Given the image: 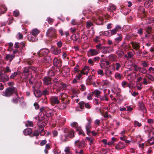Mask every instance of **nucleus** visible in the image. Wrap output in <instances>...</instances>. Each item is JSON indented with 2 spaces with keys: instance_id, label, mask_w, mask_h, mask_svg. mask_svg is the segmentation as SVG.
I'll return each instance as SVG.
<instances>
[{
  "instance_id": "nucleus-5",
  "label": "nucleus",
  "mask_w": 154,
  "mask_h": 154,
  "mask_svg": "<svg viewBox=\"0 0 154 154\" xmlns=\"http://www.w3.org/2000/svg\"><path fill=\"white\" fill-rule=\"evenodd\" d=\"M89 71L88 67L86 66H85L82 71H80L79 73V75L77 76V78L79 79L82 76V74L87 75Z\"/></svg>"
},
{
  "instance_id": "nucleus-38",
  "label": "nucleus",
  "mask_w": 154,
  "mask_h": 154,
  "mask_svg": "<svg viewBox=\"0 0 154 154\" xmlns=\"http://www.w3.org/2000/svg\"><path fill=\"white\" fill-rule=\"evenodd\" d=\"M139 108L141 110L144 109L145 108V105L142 102L139 103Z\"/></svg>"
},
{
  "instance_id": "nucleus-20",
  "label": "nucleus",
  "mask_w": 154,
  "mask_h": 154,
  "mask_svg": "<svg viewBox=\"0 0 154 154\" xmlns=\"http://www.w3.org/2000/svg\"><path fill=\"white\" fill-rule=\"evenodd\" d=\"M69 68L67 66H65L63 68V69L62 71V73L63 74V73L64 72L66 74H65V76L66 75H68L69 74Z\"/></svg>"
},
{
  "instance_id": "nucleus-61",
  "label": "nucleus",
  "mask_w": 154,
  "mask_h": 154,
  "mask_svg": "<svg viewBox=\"0 0 154 154\" xmlns=\"http://www.w3.org/2000/svg\"><path fill=\"white\" fill-rule=\"evenodd\" d=\"M97 73L98 74L101 75L102 76L104 75L103 71L101 69L98 70L97 71Z\"/></svg>"
},
{
  "instance_id": "nucleus-11",
  "label": "nucleus",
  "mask_w": 154,
  "mask_h": 154,
  "mask_svg": "<svg viewBox=\"0 0 154 154\" xmlns=\"http://www.w3.org/2000/svg\"><path fill=\"white\" fill-rule=\"evenodd\" d=\"M52 53L55 55H58L61 52V50L56 47H53L51 48Z\"/></svg>"
},
{
  "instance_id": "nucleus-19",
  "label": "nucleus",
  "mask_w": 154,
  "mask_h": 154,
  "mask_svg": "<svg viewBox=\"0 0 154 154\" xmlns=\"http://www.w3.org/2000/svg\"><path fill=\"white\" fill-rule=\"evenodd\" d=\"M131 43L134 49L136 50L139 49L140 46L139 45V43H134L133 42H131Z\"/></svg>"
},
{
  "instance_id": "nucleus-28",
  "label": "nucleus",
  "mask_w": 154,
  "mask_h": 154,
  "mask_svg": "<svg viewBox=\"0 0 154 154\" xmlns=\"http://www.w3.org/2000/svg\"><path fill=\"white\" fill-rule=\"evenodd\" d=\"M40 32L37 29H33L32 30V34L34 36L37 35Z\"/></svg>"
},
{
  "instance_id": "nucleus-25",
  "label": "nucleus",
  "mask_w": 154,
  "mask_h": 154,
  "mask_svg": "<svg viewBox=\"0 0 154 154\" xmlns=\"http://www.w3.org/2000/svg\"><path fill=\"white\" fill-rule=\"evenodd\" d=\"M101 92L98 90H96L92 92V94L95 95V96L96 97H99Z\"/></svg>"
},
{
  "instance_id": "nucleus-6",
  "label": "nucleus",
  "mask_w": 154,
  "mask_h": 154,
  "mask_svg": "<svg viewBox=\"0 0 154 154\" xmlns=\"http://www.w3.org/2000/svg\"><path fill=\"white\" fill-rule=\"evenodd\" d=\"M9 78L8 75L5 74H0V82H5L9 81Z\"/></svg>"
},
{
  "instance_id": "nucleus-64",
  "label": "nucleus",
  "mask_w": 154,
  "mask_h": 154,
  "mask_svg": "<svg viewBox=\"0 0 154 154\" xmlns=\"http://www.w3.org/2000/svg\"><path fill=\"white\" fill-rule=\"evenodd\" d=\"M72 127H76L78 126V124L76 122H73L71 124Z\"/></svg>"
},
{
  "instance_id": "nucleus-48",
  "label": "nucleus",
  "mask_w": 154,
  "mask_h": 154,
  "mask_svg": "<svg viewBox=\"0 0 154 154\" xmlns=\"http://www.w3.org/2000/svg\"><path fill=\"white\" fill-rule=\"evenodd\" d=\"M119 37L115 38V40L118 42L121 41L122 39V35L120 34H119Z\"/></svg>"
},
{
  "instance_id": "nucleus-42",
  "label": "nucleus",
  "mask_w": 154,
  "mask_h": 154,
  "mask_svg": "<svg viewBox=\"0 0 154 154\" xmlns=\"http://www.w3.org/2000/svg\"><path fill=\"white\" fill-rule=\"evenodd\" d=\"M42 95H44L45 96L47 95H48L49 94V92L47 90V89H45L44 90L42 93Z\"/></svg>"
},
{
  "instance_id": "nucleus-27",
  "label": "nucleus",
  "mask_w": 154,
  "mask_h": 154,
  "mask_svg": "<svg viewBox=\"0 0 154 154\" xmlns=\"http://www.w3.org/2000/svg\"><path fill=\"white\" fill-rule=\"evenodd\" d=\"M36 92L35 93V92H34V93L35 96L36 97H39L42 96V93L40 91V90H36Z\"/></svg>"
},
{
  "instance_id": "nucleus-59",
  "label": "nucleus",
  "mask_w": 154,
  "mask_h": 154,
  "mask_svg": "<svg viewBox=\"0 0 154 154\" xmlns=\"http://www.w3.org/2000/svg\"><path fill=\"white\" fill-rule=\"evenodd\" d=\"M116 70H118L119 68L121 67V65L119 63H116Z\"/></svg>"
},
{
  "instance_id": "nucleus-41",
  "label": "nucleus",
  "mask_w": 154,
  "mask_h": 154,
  "mask_svg": "<svg viewBox=\"0 0 154 154\" xmlns=\"http://www.w3.org/2000/svg\"><path fill=\"white\" fill-rule=\"evenodd\" d=\"M13 14L15 17H17L19 15L20 12L19 11L15 10L13 11Z\"/></svg>"
},
{
  "instance_id": "nucleus-17",
  "label": "nucleus",
  "mask_w": 154,
  "mask_h": 154,
  "mask_svg": "<svg viewBox=\"0 0 154 154\" xmlns=\"http://www.w3.org/2000/svg\"><path fill=\"white\" fill-rule=\"evenodd\" d=\"M46 125V123L43 122H39L38 124V129H42L43 128L44 129V127Z\"/></svg>"
},
{
  "instance_id": "nucleus-2",
  "label": "nucleus",
  "mask_w": 154,
  "mask_h": 154,
  "mask_svg": "<svg viewBox=\"0 0 154 154\" xmlns=\"http://www.w3.org/2000/svg\"><path fill=\"white\" fill-rule=\"evenodd\" d=\"M17 92V91L16 90L15 88L11 87L7 88L3 94L5 96L9 97L12 95L14 93H15Z\"/></svg>"
},
{
  "instance_id": "nucleus-32",
  "label": "nucleus",
  "mask_w": 154,
  "mask_h": 154,
  "mask_svg": "<svg viewBox=\"0 0 154 154\" xmlns=\"http://www.w3.org/2000/svg\"><path fill=\"white\" fill-rule=\"evenodd\" d=\"M91 128V125L87 124V125L86 126V129L87 131V133L88 134H89L90 133L91 131H90V129Z\"/></svg>"
},
{
  "instance_id": "nucleus-10",
  "label": "nucleus",
  "mask_w": 154,
  "mask_h": 154,
  "mask_svg": "<svg viewBox=\"0 0 154 154\" xmlns=\"http://www.w3.org/2000/svg\"><path fill=\"white\" fill-rule=\"evenodd\" d=\"M51 61V59L50 56H47L44 57L42 62L46 64L50 63Z\"/></svg>"
},
{
  "instance_id": "nucleus-21",
  "label": "nucleus",
  "mask_w": 154,
  "mask_h": 154,
  "mask_svg": "<svg viewBox=\"0 0 154 154\" xmlns=\"http://www.w3.org/2000/svg\"><path fill=\"white\" fill-rule=\"evenodd\" d=\"M31 75V73H22L21 78H23V80L27 79H28L29 76Z\"/></svg>"
},
{
  "instance_id": "nucleus-15",
  "label": "nucleus",
  "mask_w": 154,
  "mask_h": 154,
  "mask_svg": "<svg viewBox=\"0 0 154 154\" xmlns=\"http://www.w3.org/2000/svg\"><path fill=\"white\" fill-rule=\"evenodd\" d=\"M89 52L91 56H93L96 55L100 52L99 51H97L95 49H91L89 50Z\"/></svg>"
},
{
  "instance_id": "nucleus-13",
  "label": "nucleus",
  "mask_w": 154,
  "mask_h": 154,
  "mask_svg": "<svg viewBox=\"0 0 154 154\" xmlns=\"http://www.w3.org/2000/svg\"><path fill=\"white\" fill-rule=\"evenodd\" d=\"M45 115L47 117H52L54 115V112L52 110L47 109L45 110Z\"/></svg>"
},
{
  "instance_id": "nucleus-56",
  "label": "nucleus",
  "mask_w": 154,
  "mask_h": 154,
  "mask_svg": "<svg viewBox=\"0 0 154 154\" xmlns=\"http://www.w3.org/2000/svg\"><path fill=\"white\" fill-rule=\"evenodd\" d=\"M47 141L45 140H43L40 143V145L41 146H43L46 143Z\"/></svg>"
},
{
  "instance_id": "nucleus-7",
  "label": "nucleus",
  "mask_w": 154,
  "mask_h": 154,
  "mask_svg": "<svg viewBox=\"0 0 154 154\" xmlns=\"http://www.w3.org/2000/svg\"><path fill=\"white\" fill-rule=\"evenodd\" d=\"M43 84L45 85L51 84V79L48 76L45 77L43 79Z\"/></svg>"
},
{
  "instance_id": "nucleus-4",
  "label": "nucleus",
  "mask_w": 154,
  "mask_h": 154,
  "mask_svg": "<svg viewBox=\"0 0 154 154\" xmlns=\"http://www.w3.org/2000/svg\"><path fill=\"white\" fill-rule=\"evenodd\" d=\"M74 134L73 130H69L67 134L62 137V141L64 142L66 141V138L67 137L70 138H73L74 136Z\"/></svg>"
},
{
  "instance_id": "nucleus-9",
  "label": "nucleus",
  "mask_w": 154,
  "mask_h": 154,
  "mask_svg": "<svg viewBox=\"0 0 154 154\" xmlns=\"http://www.w3.org/2000/svg\"><path fill=\"white\" fill-rule=\"evenodd\" d=\"M48 52V51L47 50L43 49L39 51L38 53V54L40 57L45 56H46Z\"/></svg>"
},
{
  "instance_id": "nucleus-49",
  "label": "nucleus",
  "mask_w": 154,
  "mask_h": 154,
  "mask_svg": "<svg viewBox=\"0 0 154 154\" xmlns=\"http://www.w3.org/2000/svg\"><path fill=\"white\" fill-rule=\"evenodd\" d=\"M93 25L91 22H87L86 23V27L88 28H90L91 26Z\"/></svg>"
},
{
  "instance_id": "nucleus-55",
  "label": "nucleus",
  "mask_w": 154,
  "mask_h": 154,
  "mask_svg": "<svg viewBox=\"0 0 154 154\" xmlns=\"http://www.w3.org/2000/svg\"><path fill=\"white\" fill-rule=\"evenodd\" d=\"M152 29L151 27L148 26L147 27L146 29V32L148 34H149L150 33Z\"/></svg>"
},
{
  "instance_id": "nucleus-45",
  "label": "nucleus",
  "mask_w": 154,
  "mask_h": 154,
  "mask_svg": "<svg viewBox=\"0 0 154 154\" xmlns=\"http://www.w3.org/2000/svg\"><path fill=\"white\" fill-rule=\"evenodd\" d=\"M124 54V52L123 51H117V53H116V54H117L118 56L119 57L122 56Z\"/></svg>"
},
{
  "instance_id": "nucleus-51",
  "label": "nucleus",
  "mask_w": 154,
  "mask_h": 154,
  "mask_svg": "<svg viewBox=\"0 0 154 154\" xmlns=\"http://www.w3.org/2000/svg\"><path fill=\"white\" fill-rule=\"evenodd\" d=\"M122 85L124 88H125L126 85H127L128 86H129V85H130V84H128L125 81H123L122 82Z\"/></svg>"
},
{
  "instance_id": "nucleus-34",
  "label": "nucleus",
  "mask_w": 154,
  "mask_h": 154,
  "mask_svg": "<svg viewBox=\"0 0 154 154\" xmlns=\"http://www.w3.org/2000/svg\"><path fill=\"white\" fill-rule=\"evenodd\" d=\"M115 76L117 79H121L123 77V76L122 75L118 73H116L115 74Z\"/></svg>"
},
{
  "instance_id": "nucleus-54",
  "label": "nucleus",
  "mask_w": 154,
  "mask_h": 154,
  "mask_svg": "<svg viewBox=\"0 0 154 154\" xmlns=\"http://www.w3.org/2000/svg\"><path fill=\"white\" fill-rule=\"evenodd\" d=\"M19 101V100L17 98H13L12 100V102L14 104H17L18 103V101Z\"/></svg>"
},
{
  "instance_id": "nucleus-1",
  "label": "nucleus",
  "mask_w": 154,
  "mask_h": 154,
  "mask_svg": "<svg viewBox=\"0 0 154 154\" xmlns=\"http://www.w3.org/2000/svg\"><path fill=\"white\" fill-rule=\"evenodd\" d=\"M57 30L54 28L51 27L47 31L46 35L51 38H55L57 37Z\"/></svg>"
},
{
  "instance_id": "nucleus-8",
  "label": "nucleus",
  "mask_w": 154,
  "mask_h": 154,
  "mask_svg": "<svg viewBox=\"0 0 154 154\" xmlns=\"http://www.w3.org/2000/svg\"><path fill=\"white\" fill-rule=\"evenodd\" d=\"M53 63L54 65L57 67H60L62 65L61 61L56 58L54 60Z\"/></svg>"
},
{
  "instance_id": "nucleus-46",
  "label": "nucleus",
  "mask_w": 154,
  "mask_h": 154,
  "mask_svg": "<svg viewBox=\"0 0 154 154\" xmlns=\"http://www.w3.org/2000/svg\"><path fill=\"white\" fill-rule=\"evenodd\" d=\"M103 46H102L101 44H100L99 45H96V47L97 49L98 50L97 51H99V50L102 49L103 48Z\"/></svg>"
},
{
  "instance_id": "nucleus-57",
  "label": "nucleus",
  "mask_w": 154,
  "mask_h": 154,
  "mask_svg": "<svg viewBox=\"0 0 154 154\" xmlns=\"http://www.w3.org/2000/svg\"><path fill=\"white\" fill-rule=\"evenodd\" d=\"M104 35L106 36H111V34H110L109 31H106L104 33Z\"/></svg>"
},
{
  "instance_id": "nucleus-52",
  "label": "nucleus",
  "mask_w": 154,
  "mask_h": 154,
  "mask_svg": "<svg viewBox=\"0 0 154 154\" xmlns=\"http://www.w3.org/2000/svg\"><path fill=\"white\" fill-rule=\"evenodd\" d=\"M80 89L82 91H85L86 89V87L84 85H80Z\"/></svg>"
},
{
  "instance_id": "nucleus-24",
  "label": "nucleus",
  "mask_w": 154,
  "mask_h": 154,
  "mask_svg": "<svg viewBox=\"0 0 154 154\" xmlns=\"http://www.w3.org/2000/svg\"><path fill=\"white\" fill-rule=\"evenodd\" d=\"M67 106L65 103L63 102L59 106V108L61 110H63L66 108Z\"/></svg>"
},
{
  "instance_id": "nucleus-14",
  "label": "nucleus",
  "mask_w": 154,
  "mask_h": 154,
  "mask_svg": "<svg viewBox=\"0 0 154 154\" xmlns=\"http://www.w3.org/2000/svg\"><path fill=\"white\" fill-rule=\"evenodd\" d=\"M14 55L11 54H7L6 55L5 59L7 60H9L10 62L15 57Z\"/></svg>"
},
{
  "instance_id": "nucleus-60",
  "label": "nucleus",
  "mask_w": 154,
  "mask_h": 154,
  "mask_svg": "<svg viewBox=\"0 0 154 154\" xmlns=\"http://www.w3.org/2000/svg\"><path fill=\"white\" fill-rule=\"evenodd\" d=\"M93 95V94H88L87 96V99L89 100H91L92 99Z\"/></svg>"
},
{
  "instance_id": "nucleus-12",
  "label": "nucleus",
  "mask_w": 154,
  "mask_h": 154,
  "mask_svg": "<svg viewBox=\"0 0 154 154\" xmlns=\"http://www.w3.org/2000/svg\"><path fill=\"white\" fill-rule=\"evenodd\" d=\"M53 82L55 84H57L61 85L62 86L63 88L66 87V85L62 84L60 80L58 77H57V78H54L53 79Z\"/></svg>"
},
{
  "instance_id": "nucleus-43",
  "label": "nucleus",
  "mask_w": 154,
  "mask_h": 154,
  "mask_svg": "<svg viewBox=\"0 0 154 154\" xmlns=\"http://www.w3.org/2000/svg\"><path fill=\"white\" fill-rule=\"evenodd\" d=\"M139 72L142 73H146L147 71L146 69L144 68H140L139 70Z\"/></svg>"
},
{
  "instance_id": "nucleus-18",
  "label": "nucleus",
  "mask_w": 154,
  "mask_h": 154,
  "mask_svg": "<svg viewBox=\"0 0 154 154\" xmlns=\"http://www.w3.org/2000/svg\"><path fill=\"white\" fill-rule=\"evenodd\" d=\"M116 9V7L115 6L113 5H111L109 6L107 10L108 11H113L115 10Z\"/></svg>"
},
{
  "instance_id": "nucleus-44",
  "label": "nucleus",
  "mask_w": 154,
  "mask_h": 154,
  "mask_svg": "<svg viewBox=\"0 0 154 154\" xmlns=\"http://www.w3.org/2000/svg\"><path fill=\"white\" fill-rule=\"evenodd\" d=\"M85 143L83 141H82L81 142H80L78 144V147H80L82 146H85Z\"/></svg>"
},
{
  "instance_id": "nucleus-58",
  "label": "nucleus",
  "mask_w": 154,
  "mask_h": 154,
  "mask_svg": "<svg viewBox=\"0 0 154 154\" xmlns=\"http://www.w3.org/2000/svg\"><path fill=\"white\" fill-rule=\"evenodd\" d=\"M45 131L44 129H42L40 131V134L41 136H44L45 134Z\"/></svg>"
},
{
  "instance_id": "nucleus-29",
  "label": "nucleus",
  "mask_w": 154,
  "mask_h": 154,
  "mask_svg": "<svg viewBox=\"0 0 154 154\" xmlns=\"http://www.w3.org/2000/svg\"><path fill=\"white\" fill-rule=\"evenodd\" d=\"M109 47H105L103 46L102 48V52L104 54H107L109 53Z\"/></svg>"
},
{
  "instance_id": "nucleus-35",
  "label": "nucleus",
  "mask_w": 154,
  "mask_h": 154,
  "mask_svg": "<svg viewBox=\"0 0 154 154\" xmlns=\"http://www.w3.org/2000/svg\"><path fill=\"white\" fill-rule=\"evenodd\" d=\"M84 104L85 103L84 101H81L79 103V106L82 109H84Z\"/></svg>"
},
{
  "instance_id": "nucleus-26",
  "label": "nucleus",
  "mask_w": 154,
  "mask_h": 154,
  "mask_svg": "<svg viewBox=\"0 0 154 154\" xmlns=\"http://www.w3.org/2000/svg\"><path fill=\"white\" fill-rule=\"evenodd\" d=\"M133 56L132 53L131 52H129L128 53V55L125 54L124 55V57L127 59H129L131 58Z\"/></svg>"
},
{
  "instance_id": "nucleus-62",
  "label": "nucleus",
  "mask_w": 154,
  "mask_h": 154,
  "mask_svg": "<svg viewBox=\"0 0 154 154\" xmlns=\"http://www.w3.org/2000/svg\"><path fill=\"white\" fill-rule=\"evenodd\" d=\"M94 102L95 104L97 105H99L100 103V102L99 101V100L97 99H95Z\"/></svg>"
},
{
  "instance_id": "nucleus-30",
  "label": "nucleus",
  "mask_w": 154,
  "mask_h": 154,
  "mask_svg": "<svg viewBox=\"0 0 154 154\" xmlns=\"http://www.w3.org/2000/svg\"><path fill=\"white\" fill-rule=\"evenodd\" d=\"M138 10L139 12H142L143 13V18L145 17V16H146V14L145 13V9L143 7H139Z\"/></svg>"
},
{
  "instance_id": "nucleus-63",
  "label": "nucleus",
  "mask_w": 154,
  "mask_h": 154,
  "mask_svg": "<svg viewBox=\"0 0 154 154\" xmlns=\"http://www.w3.org/2000/svg\"><path fill=\"white\" fill-rule=\"evenodd\" d=\"M73 40L74 41H76L78 39V37L76 35H73Z\"/></svg>"
},
{
  "instance_id": "nucleus-50",
  "label": "nucleus",
  "mask_w": 154,
  "mask_h": 154,
  "mask_svg": "<svg viewBox=\"0 0 154 154\" xmlns=\"http://www.w3.org/2000/svg\"><path fill=\"white\" fill-rule=\"evenodd\" d=\"M74 71L75 73H78V75H79V73H80V71H81L78 68H75L74 69Z\"/></svg>"
},
{
  "instance_id": "nucleus-39",
  "label": "nucleus",
  "mask_w": 154,
  "mask_h": 154,
  "mask_svg": "<svg viewBox=\"0 0 154 154\" xmlns=\"http://www.w3.org/2000/svg\"><path fill=\"white\" fill-rule=\"evenodd\" d=\"M148 142L151 144H153L154 143V138L153 137H151L148 140Z\"/></svg>"
},
{
  "instance_id": "nucleus-53",
  "label": "nucleus",
  "mask_w": 154,
  "mask_h": 154,
  "mask_svg": "<svg viewBox=\"0 0 154 154\" xmlns=\"http://www.w3.org/2000/svg\"><path fill=\"white\" fill-rule=\"evenodd\" d=\"M26 126H33V122L31 121H28L27 123L26 124Z\"/></svg>"
},
{
  "instance_id": "nucleus-16",
  "label": "nucleus",
  "mask_w": 154,
  "mask_h": 154,
  "mask_svg": "<svg viewBox=\"0 0 154 154\" xmlns=\"http://www.w3.org/2000/svg\"><path fill=\"white\" fill-rule=\"evenodd\" d=\"M32 132V131L31 128H28L25 129L23 131V133L25 135H27L31 134Z\"/></svg>"
},
{
  "instance_id": "nucleus-37",
  "label": "nucleus",
  "mask_w": 154,
  "mask_h": 154,
  "mask_svg": "<svg viewBox=\"0 0 154 154\" xmlns=\"http://www.w3.org/2000/svg\"><path fill=\"white\" fill-rule=\"evenodd\" d=\"M40 130H39L38 129L35 131L33 133V135L34 136H38L40 134Z\"/></svg>"
},
{
  "instance_id": "nucleus-40",
  "label": "nucleus",
  "mask_w": 154,
  "mask_h": 154,
  "mask_svg": "<svg viewBox=\"0 0 154 154\" xmlns=\"http://www.w3.org/2000/svg\"><path fill=\"white\" fill-rule=\"evenodd\" d=\"M134 125L135 127L138 126V127H140L142 125L141 123L137 121H135L134 122Z\"/></svg>"
},
{
  "instance_id": "nucleus-22",
  "label": "nucleus",
  "mask_w": 154,
  "mask_h": 154,
  "mask_svg": "<svg viewBox=\"0 0 154 154\" xmlns=\"http://www.w3.org/2000/svg\"><path fill=\"white\" fill-rule=\"evenodd\" d=\"M7 10L5 6L4 5L0 6V13L4 14Z\"/></svg>"
},
{
  "instance_id": "nucleus-47",
  "label": "nucleus",
  "mask_w": 154,
  "mask_h": 154,
  "mask_svg": "<svg viewBox=\"0 0 154 154\" xmlns=\"http://www.w3.org/2000/svg\"><path fill=\"white\" fill-rule=\"evenodd\" d=\"M117 31H117V30L115 28L114 29L110 30V32H111V35L115 34Z\"/></svg>"
},
{
  "instance_id": "nucleus-33",
  "label": "nucleus",
  "mask_w": 154,
  "mask_h": 154,
  "mask_svg": "<svg viewBox=\"0 0 154 154\" xmlns=\"http://www.w3.org/2000/svg\"><path fill=\"white\" fill-rule=\"evenodd\" d=\"M29 40L32 42H35L37 40L35 37L33 36H29L28 37Z\"/></svg>"
},
{
  "instance_id": "nucleus-23",
  "label": "nucleus",
  "mask_w": 154,
  "mask_h": 154,
  "mask_svg": "<svg viewBox=\"0 0 154 154\" xmlns=\"http://www.w3.org/2000/svg\"><path fill=\"white\" fill-rule=\"evenodd\" d=\"M18 73L17 72H15L11 74V75L9 77V79H14L16 76L18 75Z\"/></svg>"
},
{
  "instance_id": "nucleus-3",
  "label": "nucleus",
  "mask_w": 154,
  "mask_h": 154,
  "mask_svg": "<svg viewBox=\"0 0 154 154\" xmlns=\"http://www.w3.org/2000/svg\"><path fill=\"white\" fill-rule=\"evenodd\" d=\"M50 101L52 106L58 104L60 103L58 97L55 96H51L50 98Z\"/></svg>"
},
{
  "instance_id": "nucleus-36",
  "label": "nucleus",
  "mask_w": 154,
  "mask_h": 154,
  "mask_svg": "<svg viewBox=\"0 0 154 154\" xmlns=\"http://www.w3.org/2000/svg\"><path fill=\"white\" fill-rule=\"evenodd\" d=\"M146 77L150 80L153 81H154V78L152 75H150L148 74H147L146 75Z\"/></svg>"
},
{
  "instance_id": "nucleus-31",
  "label": "nucleus",
  "mask_w": 154,
  "mask_h": 154,
  "mask_svg": "<svg viewBox=\"0 0 154 154\" xmlns=\"http://www.w3.org/2000/svg\"><path fill=\"white\" fill-rule=\"evenodd\" d=\"M4 73L6 74L11 72V70L9 66H7L4 69Z\"/></svg>"
}]
</instances>
